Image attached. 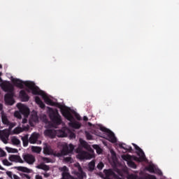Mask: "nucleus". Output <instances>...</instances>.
<instances>
[{
	"instance_id": "nucleus-27",
	"label": "nucleus",
	"mask_w": 179,
	"mask_h": 179,
	"mask_svg": "<svg viewBox=\"0 0 179 179\" xmlns=\"http://www.w3.org/2000/svg\"><path fill=\"white\" fill-rule=\"evenodd\" d=\"M94 167H96V162L92 160L88 164V169L90 171H93V170H94Z\"/></svg>"
},
{
	"instance_id": "nucleus-6",
	"label": "nucleus",
	"mask_w": 179,
	"mask_h": 179,
	"mask_svg": "<svg viewBox=\"0 0 179 179\" xmlns=\"http://www.w3.org/2000/svg\"><path fill=\"white\" fill-rule=\"evenodd\" d=\"M16 107L19 110L14 113V117L18 120H22L21 114H22V115L24 116V118L22 120V124H26L27 122V117H29V115L30 114V109H29L27 106L22 103H17Z\"/></svg>"
},
{
	"instance_id": "nucleus-15",
	"label": "nucleus",
	"mask_w": 179,
	"mask_h": 179,
	"mask_svg": "<svg viewBox=\"0 0 179 179\" xmlns=\"http://www.w3.org/2000/svg\"><path fill=\"white\" fill-rule=\"evenodd\" d=\"M22 158L24 159V162L27 163V164H34L36 162V157L30 154L22 155Z\"/></svg>"
},
{
	"instance_id": "nucleus-38",
	"label": "nucleus",
	"mask_w": 179,
	"mask_h": 179,
	"mask_svg": "<svg viewBox=\"0 0 179 179\" xmlns=\"http://www.w3.org/2000/svg\"><path fill=\"white\" fill-rule=\"evenodd\" d=\"M6 174H7V176H8L10 177V178H11V179H12V177L14 176V175H13L12 172H10V171L6 172Z\"/></svg>"
},
{
	"instance_id": "nucleus-31",
	"label": "nucleus",
	"mask_w": 179,
	"mask_h": 179,
	"mask_svg": "<svg viewBox=\"0 0 179 179\" xmlns=\"http://www.w3.org/2000/svg\"><path fill=\"white\" fill-rule=\"evenodd\" d=\"M6 150L8 153H17V149L16 148H12L10 147H6Z\"/></svg>"
},
{
	"instance_id": "nucleus-20",
	"label": "nucleus",
	"mask_w": 179,
	"mask_h": 179,
	"mask_svg": "<svg viewBox=\"0 0 179 179\" xmlns=\"http://www.w3.org/2000/svg\"><path fill=\"white\" fill-rule=\"evenodd\" d=\"M127 179H156V177L151 175H148L145 178H139L138 176L131 174L127 176Z\"/></svg>"
},
{
	"instance_id": "nucleus-42",
	"label": "nucleus",
	"mask_w": 179,
	"mask_h": 179,
	"mask_svg": "<svg viewBox=\"0 0 179 179\" xmlns=\"http://www.w3.org/2000/svg\"><path fill=\"white\" fill-rule=\"evenodd\" d=\"M1 156L2 157H3L4 156H6V153L4 151H2V152H1Z\"/></svg>"
},
{
	"instance_id": "nucleus-23",
	"label": "nucleus",
	"mask_w": 179,
	"mask_h": 179,
	"mask_svg": "<svg viewBox=\"0 0 179 179\" xmlns=\"http://www.w3.org/2000/svg\"><path fill=\"white\" fill-rule=\"evenodd\" d=\"M35 101H36V104H38V106H39V107L41 108H45V104H44V102L43 101H41V99H40V98H38V96L35 97Z\"/></svg>"
},
{
	"instance_id": "nucleus-13",
	"label": "nucleus",
	"mask_w": 179,
	"mask_h": 179,
	"mask_svg": "<svg viewBox=\"0 0 179 179\" xmlns=\"http://www.w3.org/2000/svg\"><path fill=\"white\" fill-rule=\"evenodd\" d=\"M1 115L3 124L8 125V127H9V129H12L13 127H16V123L9 122V120H8V116H6V113L1 112Z\"/></svg>"
},
{
	"instance_id": "nucleus-30",
	"label": "nucleus",
	"mask_w": 179,
	"mask_h": 179,
	"mask_svg": "<svg viewBox=\"0 0 179 179\" xmlns=\"http://www.w3.org/2000/svg\"><path fill=\"white\" fill-rule=\"evenodd\" d=\"M31 149V151L34 152V153H41L42 150L41 148L37 146H32Z\"/></svg>"
},
{
	"instance_id": "nucleus-9",
	"label": "nucleus",
	"mask_w": 179,
	"mask_h": 179,
	"mask_svg": "<svg viewBox=\"0 0 179 179\" xmlns=\"http://www.w3.org/2000/svg\"><path fill=\"white\" fill-rule=\"evenodd\" d=\"M57 136L59 138H65L66 136H69L70 139H75V138H76L75 133L71 131V130H69L68 128H62V131H59L57 133Z\"/></svg>"
},
{
	"instance_id": "nucleus-35",
	"label": "nucleus",
	"mask_w": 179,
	"mask_h": 179,
	"mask_svg": "<svg viewBox=\"0 0 179 179\" xmlns=\"http://www.w3.org/2000/svg\"><path fill=\"white\" fill-rule=\"evenodd\" d=\"M103 167L104 164L102 162H100L96 166V169H98V170H103Z\"/></svg>"
},
{
	"instance_id": "nucleus-14",
	"label": "nucleus",
	"mask_w": 179,
	"mask_h": 179,
	"mask_svg": "<svg viewBox=\"0 0 179 179\" xmlns=\"http://www.w3.org/2000/svg\"><path fill=\"white\" fill-rule=\"evenodd\" d=\"M59 131H62V129L55 130L52 129H48L45 130L44 135H45V136H48V138H55V136H58V132Z\"/></svg>"
},
{
	"instance_id": "nucleus-29",
	"label": "nucleus",
	"mask_w": 179,
	"mask_h": 179,
	"mask_svg": "<svg viewBox=\"0 0 179 179\" xmlns=\"http://www.w3.org/2000/svg\"><path fill=\"white\" fill-rule=\"evenodd\" d=\"M11 142L13 145H20V140H19V138H17L16 136H13L11 138Z\"/></svg>"
},
{
	"instance_id": "nucleus-50",
	"label": "nucleus",
	"mask_w": 179,
	"mask_h": 179,
	"mask_svg": "<svg viewBox=\"0 0 179 179\" xmlns=\"http://www.w3.org/2000/svg\"><path fill=\"white\" fill-rule=\"evenodd\" d=\"M0 68H2V65L0 64Z\"/></svg>"
},
{
	"instance_id": "nucleus-40",
	"label": "nucleus",
	"mask_w": 179,
	"mask_h": 179,
	"mask_svg": "<svg viewBox=\"0 0 179 179\" xmlns=\"http://www.w3.org/2000/svg\"><path fill=\"white\" fill-rule=\"evenodd\" d=\"M75 117L77 120H78V121H80V115H79V114L75 113Z\"/></svg>"
},
{
	"instance_id": "nucleus-48",
	"label": "nucleus",
	"mask_w": 179,
	"mask_h": 179,
	"mask_svg": "<svg viewBox=\"0 0 179 179\" xmlns=\"http://www.w3.org/2000/svg\"><path fill=\"white\" fill-rule=\"evenodd\" d=\"M2 108H3L2 104L0 103V111L1 110H2Z\"/></svg>"
},
{
	"instance_id": "nucleus-43",
	"label": "nucleus",
	"mask_w": 179,
	"mask_h": 179,
	"mask_svg": "<svg viewBox=\"0 0 179 179\" xmlns=\"http://www.w3.org/2000/svg\"><path fill=\"white\" fill-rule=\"evenodd\" d=\"M36 179H43V177H41L40 175H37L36 176Z\"/></svg>"
},
{
	"instance_id": "nucleus-3",
	"label": "nucleus",
	"mask_w": 179,
	"mask_h": 179,
	"mask_svg": "<svg viewBox=\"0 0 179 179\" xmlns=\"http://www.w3.org/2000/svg\"><path fill=\"white\" fill-rule=\"evenodd\" d=\"M133 145L134 146L136 150H137L136 153L138 157H131L129 155H122V159L127 162L129 167H131V169H136V164H135L132 160H136V162H146V157L145 156V152H143V150H142L141 148H139L135 143H133Z\"/></svg>"
},
{
	"instance_id": "nucleus-8",
	"label": "nucleus",
	"mask_w": 179,
	"mask_h": 179,
	"mask_svg": "<svg viewBox=\"0 0 179 179\" xmlns=\"http://www.w3.org/2000/svg\"><path fill=\"white\" fill-rule=\"evenodd\" d=\"M95 128H97L98 129H100V131H101L102 132H104L105 135L107 136V139L109 140L110 142H112V143H115V142H117V137H115L114 133H113V131H110V129L101 125H97L95 127Z\"/></svg>"
},
{
	"instance_id": "nucleus-22",
	"label": "nucleus",
	"mask_w": 179,
	"mask_h": 179,
	"mask_svg": "<svg viewBox=\"0 0 179 179\" xmlns=\"http://www.w3.org/2000/svg\"><path fill=\"white\" fill-rule=\"evenodd\" d=\"M36 168L38 169L39 170H43L44 171H48V170H50V166L44 163H41V164L36 166Z\"/></svg>"
},
{
	"instance_id": "nucleus-44",
	"label": "nucleus",
	"mask_w": 179,
	"mask_h": 179,
	"mask_svg": "<svg viewBox=\"0 0 179 179\" xmlns=\"http://www.w3.org/2000/svg\"><path fill=\"white\" fill-rule=\"evenodd\" d=\"M83 121H89V118H87V116H84Z\"/></svg>"
},
{
	"instance_id": "nucleus-46",
	"label": "nucleus",
	"mask_w": 179,
	"mask_h": 179,
	"mask_svg": "<svg viewBox=\"0 0 179 179\" xmlns=\"http://www.w3.org/2000/svg\"><path fill=\"white\" fill-rule=\"evenodd\" d=\"M24 177L26 178H27V179H30L31 178H30V176H29V175H27V174H25L24 175Z\"/></svg>"
},
{
	"instance_id": "nucleus-7",
	"label": "nucleus",
	"mask_w": 179,
	"mask_h": 179,
	"mask_svg": "<svg viewBox=\"0 0 179 179\" xmlns=\"http://www.w3.org/2000/svg\"><path fill=\"white\" fill-rule=\"evenodd\" d=\"M48 113L51 121L55 125H59L62 122V120L61 119V115H59V113H58V110L48 107Z\"/></svg>"
},
{
	"instance_id": "nucleus-21",
	"label": "nucleus",
	"mask_w": 179,
	"mask_h": 179,
	"mask_svg": "<svg viewBox=\"0 0 179 179\" xmlns=\"http://www.w3.org/2000/svg\"><path fill=\"white\" fill-rule=\"evenodd\" d=\"M20 97L22 99V101H29V96L24 90L20 92Z\"/></svg>"
},
{
	"instance_id": "nucleus-24",
	"label": "nucleus",
	"mask_w": 179,
	"mask_h": 179,
	"mask_svg": "<svg viewBox=\"0 0 179 179\" xmlns=\"http://www.w3.org/2000/svg\"><path fill=\"white\" fill-rule=\"evenodd\" d=\"M21 139L22 141L23 146H24V148L29 145V134H26L25 136H22Z\"/></svg>"
},
{
	"instance_id": "nucleus-41",
	"label": "nucleus",
	"mask_w": 179,
	"mask_h": 179,
	"mask_svg": "<svg viewBox=\"0 0 179 179\" xmlns=\"http://www.w3.org/2000/svg\"><path fill=\"white\" fill-rule=\"evenodd\" d=\"M12 179H21L20 177L17 176V175H13Z\"/></svg>"
},
{
	"instance_id": "nucleus-33",
	"label": "nucleus",
	"mask_w": 179,
	"mask_h": 179,
	"mask_svg": "<svg viewBox=\"0 0 179 179\" xmlns=\"http://www.w3.org/2000/svg\"><path fill=\"white\" fill-rule=\"evenodd\" d=\"M93 148L96 150V153L98 155H101V153L103 152V150H101V148H100V147H99L97 145H94Z\"/></svg>"
},
{
	"instance_id": "nucleus-52",
	"label": "nucleus",
	"mask_w": 179,
	"mask_h": 179,
	"mask_svg": "<svg viewBox=\"0 0 179 179\" xmlns=\"http://www.w3.org/2000/svg\"><path fill=\"white\" fill-rule=\"evenodd\" d=\"M52 127H55V125H52Z\"/></svg>"
},
{
	"instance_id": "nucleus-39",
	"label": "nucleus",
	"mask_w": 179,
	"mask_h": 179,
	"mask_svg": "<svg viewBox=\"0 0 179 179\" xmlns=\"http://www.w3.org/2000/svg\"><path fill=\"white\" fill-rule=\"evenodd\" d=\"M43 176H44L45 178H48V177L50 176V174L49 173L45 172L43 173Z\"/></svg>"
},
{
	"instance_id": "nucleus-49",
	"label": "nucleus",
	"mask_w": 179,
	"mask_h": 179,
	"mask_svg": "<svg viewBox=\"0 0 179 179\" xmlns=\"http://www.w3.org/2000/svg\"><path fill=\"white\" fill-rule=\"evenodd\" d=\"M87 124H88L89 127H92V125L91 122H88Z\"/></svg>"
},
{
	"instance_id": "nucleus-26",
	"label": "nucleus",
	"mask_w": 179,
	"mask_h": 179,
	"mask_svg": "<svg viewBox=\"0 0 179 179\" xmlns=\"http://www.w3.org/2000/svg\"><path fill=\"white\" fill-rule=\"evenodd\" d=\"M110 155H111V159L113 163V164H117V155H115V152L114 150H110Z\"/></svg>"
},
{
	"instance_id": "nucleus-53",
	"label": "nucleus",
	"mask_w": 179,
	"mask_h": 179,
	"mask_svg": "<svg viewBox=\"0 0 179 179\" xmlns=\"http://www.w3.org/2000/svg\"><path fill=\"white\" fill-rule=\"evenodd\" d=\"M0 179H3L2 178H0Z\"/></svg>"
},
{
	"instance_id": "nucleus-47",
	"label": "nucleus",
	"mask_w": 179,
	"mask_h": 179,
	"mask_svg": "<svg viewBox=\"0 0 179 179\" xmlns=\"http://www.w3.org/2000/svg\"><path fill=\"white\" fill-rule=\"evenodd\" d=\"M0 170H5V169L3 167H2V166L0 164Z\"/></svg>"
},
{
	"instance_id": "nucleus-34",
	"label": "nucleus",
	"mask_w": 179,
	"mask_h": 179,
	"mask_svg": "<svg viewBox=\"0 0 179 179\" xmlns=\"http://www.w3.org/2000/svg\"><path fill=\"white\" fill-rule=\"evenodd\" d=\"M85 136L88 141H92L93 139V136H92V134L87 131H85Z\"/></svg>"
},
{
	"instance_id": "nucleus-10",
	"label": "nucleus",
	"mask_w": 179,
	"mask_h": 179,
	"mask_svg": "<svg viewBox=\"0 0 179 179\" xmlns=\"http://www.w3.org/2000/svg\"><path fill=\"white\" fill-rule=\"evenodd\" d=\"M103 171L106 176V179H124V178H122V175L120 173V171H117V174L121 177L115 174L114 171L111 169L104 170Z\"/></svg>"
},
{
	"instance_id": "nucleus-19",
	"label": "nucleus",
	"mask_w": 179,
	"mask_h": 179,
	"mask_svg": "<svg viewBox=\"0 0 179 179\" xmlns=\"http://www.w3.org/2000/svg\"><path fill=\"white\" fill-rule=\"evenodd\" d=\"M8 160L14 163H24V161L20 157V156L17 155H12L8 157Z\"/></svg>"
},
{
	"instance_id": "nucleus-16",
	"label": "nucleus",
	"mask_w": 179,
	"mask_h": 179,
	"mask_svg": "<svg viewBox=\"0 0 179 179\" xmlns=\"http://www.w3.org/2000/svg\"><path fill=\"white\" fill-rule=\"evenodd\" d=\"M146 170L149 171L150 173H155V174H159V176H162L163 173H162V171L157 169V167L153 164H150L148 167H146Z\"/></svg>"
},
{
	"instance_id": "nucleus-1",
	"label": "nucleus",
	"mask_w": 179,
	"mask_h": 179,
	"mask_svg": "<svg viewBox=\"0 0 179 179\" xmlns=\"http://www.w3.org/2000/svg\"><path fill=\"white\" fill-rule=\"evenodd\" d=\"M11 82L17 86V87H20V89H23V87H26L28 88V92H31L32 94H38L41 96L42 99L44 100L45 103L48 106H55L60 108L62 115L66 118L70 122L69 123V127L71 128H75V129H79L82 127V124L79 122H72L73 121V116L72 115L71 110L64 106V105H61L58 103H55L51 99V96L47 94L44 91L41 90L36 84H34L31 81H22L20 79L15 78L13 76L10 77Z\"/></svg>"
},
{
	"instance_id": "nucleus-51",
	"label": "nucleus",
	"mask_w": 179,
	"mask_h": 179,
	"mask_svg": "<svg viewBox=\"0 0 179 179\" xmlns=\"http://www.w3.org/2000/svg\"><path fill=\"white\" fill-rule=\"evenodd\" d=\"M95 134L99 135L97 133H95Z\"/></svg>"
},
{
	"instance_id": "nucleus-28",
	"label": "nucleus",
	"mask_w": 179,
	"mask_h": 179,
	"mask_svg": "<svg viewBox=\"0 0 179 179\" xmlns=\"http://www.w3.org/2000/svg\"><path fill=\"white\" fill-rule=\"evenodd\" d=\"M119 146L121 149H124V150H132V148L131 146L126 145L124 143H119Z\"/></svg>"
},
{
	"instance_id": "nucleus-4",
	"label": "nucleus",
	"mask_w": 179,
	"mask_h": 179,
	"mask_svg": "<svg viewBox=\"0 0 179 179\" xmlns=\"http://www.w3.org/2000/svg\"><path fill=\"white\" fill-rule=\"evenodd\" d=\"M80 145L84 149H86L87 152L83 151L80 149V146L77 149V159L79 160H90V159H94V151L90 148V145L87 144V142L85 140L80 138Z\"/></svg>"
},
{
	"instance_id": "nucleus-2",
	"label": "nucleus",
	"mask_w": 179,
	"mask_h": 179,
	"mask_svg": "<svg viewBox=\"0 0 179 179\" xmlns=\"http://www.w3.org/2000/svg\"><path fill=\"white\" fill-rule=\"evenodd\" d=\"M59 149H62L60 152H54V150L51 148V146L48 145L47 143L43 144V153L44 155H48V156L53 155L56 157H61V156H66L69 153L73 152L75 147L72 144L68 145L66 143H59L57 144Z\"/></svg>"
},
{
	"instance_id": "nucleus-12",
	"label": "nucleus",
	"mask_w": 179,
	"mask_h": 179,
	"mask_svg": "<svg viewBox=\"0 0 179 179\" xmlns=\"http://www.w3.org/2000/svg\"><path fill=\"white\" fill-rule=\"evenodd\" d=\"M38 139H40V134L34 132L29 138V142L31 145H34V143H37V145H41V141H38Z\"/></svg>"
},
{
	"instance_id": "nucleus-11",
	"label": "nucleus",
	"mask_w": 179,
	"mask_h": 179,
	"mask_svg": "<svg viewBox=\"0 0 179 179\" xmlns=\"http://www.w3.org/2000/svg\"><path fill=\"white\" fill-rule=\"evenodd\" d=\"M74 167L76 170H78V171H75L74 172H73V174L76 176L77 178H83L84 177H86V173L83 172V171L82 170V167H80V164H79V163H76L74 164Z\"/></svg>"
},
{
	"instance_id": "nucleus-25",
	"label": "nucleus",
	"mask_w": 179,
	"mask_h": 179,
	"mask_svg": "<svg viewBox=\"0 0 179 179\" xmlns=\"http://www.w3.org/2000/svg\"><path fill=\"white\" fill-rule=\"evenodd\" d=\"M17 170H18V171H22L23 173H32L33 171L31 169H29L24 166H18L17 168Z\"/></svg>"
},
{
	"instance_id": "nucleus-18",
	"label": "nucleus",
	"mask_w": 179,
	"mask_h": 179,
	"mask_svg": "<svg viewBox=\"0 0 179 179\" xmlns=\"http://www.w3.org/2000/svg\"><path fill=\"white\" fill-rule=\"evenodd\" d=\"M0 139L5 144L8 143L9 139V131L7 130L0 131Z\"/></svg>"
},
{
	"instance_id": "nucleus-36",
	"label": "nucleus",
	"mask_w": 179,
	"mask_h": 179,
	"mask_svg": "<svg viewBox=\"0 0 179 179\" xmlns=\"http://www.w3.org/2000/svg\"><path fill=\"white\" fill-rule=\"evenodd\" d=\"M20 132H23V129H22V127H17L14 129L15 134H20Z\"/></svg>"
},
{
	"instance_id": "nucleus-45",
	"label": "nucleus",
	"mask_w": 179,
	"mask_h": 179,
	"mask_svg": "<svg viewBox=\"0 0 179 179\" xmlns=\"http://www.w3.org/2000/svg\"><path fill=\"white\" fill-rule=\"evenodd\" d=\"M65 160L66 162H71V157H66Z\"/></svg>"
},
{
	"instance_id": "nucleus-17",
	"label": "nucleus",
	"mask_w": 179,
	"mask_h": 179,
	"mask_svg": "<svg viewBox=\"0 0 179 179\" xmlns=\"http://www.w3.org/2000/svg\"><path fill=\"white\" fill-rule=\"evenodd\" d=\"M37 122H38V116H37V112L34 110L31 114L29 124L31 127H34V124H37Z\"/></svg>"
},
{
	"instance_id": "nucleus-5",
	"label": "nucleus",
	"mask_w": 179,
	"mask_h": 179,
	"mask_svg": "<svg viewBox=\"0 0 179 179\" xmlns=\"http://www.w3.org/2000/svg\"><path fill=\"white\" fill-rule=\"evenodd\" d=\"M0 86L3 92H8L5 96L4 100L8 106H13L15 104V99H13V85L9 81H3L0 84Z\"/></svg>"
},
{
	"instance_id": "nucleus-37",
	"label": "nucleus",
	"mask_w": 179,
	"mask_h": 179,
	"mask_svg": "<svg viewBox=\"0 0 179 179\" xmlns=\"http://www.w3.org/2000/svg\"><path fill=\"white\" fill-rule=\"evenodd\" d=\"M42 160L44 162V163H52V160H51L50 158L47 157H43Z\"/></svg>"
},
{
	"instance_id": "nucleus-32",
	"label": "nucleus",
	"mask_w": 179,
	"mask_h": 179,
	"mask_svg": "<svg viewBox=\"0 0 179 179\" xmlns=\"http://www.w3.org/2000/svg\"><path fill=\"white\" fill-rule=\"evenodd\" d=\"M2 163H3V166H6L7 167H9L13 164L12 163V162H10L6 159H3Z\"/></svg>"
}]
</instances>
